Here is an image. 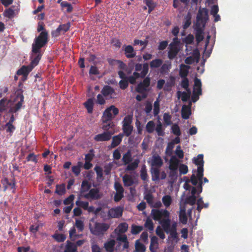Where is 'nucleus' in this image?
<instances>
[{
  "label": "nucleus",
  "mask_w": 252,
  "mask_h": 252,
  "mask_svg": "<svg viewBox=\"0 0 252 252\" xmlns=\"http://www.w3.org/2000/svg\"><path fill=\"white\" fill-rule=\"evenodd\" d=\"M1 183L3 185L4 191L10 189L12 190V192H15L16 182L14 177L11 176L10 178H4L1 180Z\"/></svg>",
  "instance_id": "obj_11"
},
{
  "label": "nucleus",
  "mask_w": 252,
  "mask_h": 252,
  "mask_svg": "<svg viewBox=\"0 0 252 252\" xmlns=\"http://www.w3.org/2000/svg\"><path fill=\"white\" fill-rule=\"evenodd\" d=\"M179 52V49L177 46L174 43H171L170 44V49L168 52V57L170 60H173L177 55Z\"/></svg>",
  "instance_id": "obj_23"
},
{
  "label": "nucleus",
  "mask_w": 252,
  "mask_h": 252,
  "mask_svg": "<svg viewBox=\"0 0 252 252\" xmlns=\"http://www.w3.org/2000/svg\"><path fill=\"white\" fill-rule=\"evenodd\" d=\"M26 159L28 161H33L35 163L38 161L37 156L33 153L29 154L27 157Z\"/></svg>",
  "instance_id": "obj_62"
},
{
  "label": "nucleus",
  "mask_w": 252,
  "mask_h": 252,
  "mask_svg": "<svg viewBox=\"0 0 252 252\" xmlns=\"http://www.w3.org/2000/svg\"><path fill=\"white\" fill-rule=\"evenodd\" d=\"M123 208L118 206L116 208H113L108 211V216L112 218H119L123 215Z\"/></svg>",
  "instance_id": "obj_18"
},
{
  "label": "nucleus",
  "mask_w": 252,
  "mask_h": 252,
  "mask_svg": "<svg viewBox=\"0 0 252 252\" xmlns=\"http://www.w3.org/2000/svg\"><path fill=\"white\" fill-rule=\"evenodd\" d=\"M102 121V128L104 131H110V129H114L115 125L114 123L112 121V120L109 121L108 122H105L104 120H101Z\"/></svg>",
  "instance_id": "obj_32"
},
{
  "label": "nucleus",
  "mask_w": 252,
  "mask_h": 252,
  "mask_svg": "<svg viewBox=\"0 0 252 252\" xmlns=\"http://www.w3.org/2000/svg\"><path fill=\"white\" fill-rule=\"evenodd\" d=\"M144 226L147 228L150 231L154 230V223L152 220L150 219H147L144 224Z\"/></svg>",
  "instance_id": "obj_57"
},
{
  "label": "nucleus",
  "mask_w": 252,
  "mask_h": 252,
  "mask_svg": "<svg viewBox=\"0 0 252 252\" xmlns=\"http://www.w3.org/2000/svg\"><path fill=\"white\" fill-rule=\"evenodd\" d=\"M160 224L164 231L167 234H170L168 239L172 238L176 243H177L179 239L177 232V223L174 222L171 225L170 219H163L160 222Z\"/></svg>",
  "instance_id": "obj_3"
},
{
  "label": "nucleus",
  "mask_w": 252,
  "mask_h": 252,
  "mask_svg": "<svg viewBox=\"0 0 252 252\" xmlns=\"http://www.w3.org/2000/svg\"><path fill=\"white\" fill-rule=\"evenodd\" d=\"M48 41V33L47 31L41 32L39 35L34 38L32 44V52L38 53L41 51V49L43 47Z\"/></svg>",
  "instance_id": "obj_4"
},
{
  "label": "nucleus",
  "mask_w": 252,
  "mask_h": 252,
  "mask_svg": "<svg viewBox=\"0 0 252 252\" xmlns=\"http://www.w3.org/2000/svg\"><path fill=\"white\" fill-rule=\"evenodd\" d=\"M123 180L125 186H131L134 183L133 179L129 174H125L123 177Z\"/></svg>",
  "instance_id": "obj_36"
},
{
  "label": "nucleus",
  "mask_w": 252,
  "mask_h": 252,
  "mask_svg": "<svg viewBox=\"0 0 252 252\" xmlns=\"http://www.w3.org/2000/svg\"><path fill=\"white\" fill-rule=\"evenodd\" d=\"M99 191L97 189H91L89 192L86 194H84V196L85 198L87 199H98L100 198V195L99 194Z\"/></svg>",
  "instance_id": "obj_20"
},
{
  "label": "nucleus",
  "mask_w": 252,
  "mask_h": 252,
  "mask_svg": "<svg viewBox=\"0 0 252 252\" xmlns=\"http://www.w3.org/2000/svg\"><path fill=\"white\" fill-rule=\"evenodd\" d=\"M110 225L105 222H95L93 227H90L92 234L98 237H102L106 234Z\"/></svg>",
  "instance_id": "obj_5"
},
{
  "label": "nucleus",
  "mask_w": 252,
  "mask_h": 252,
  "mask_svg": "<svg viewBox=\"0 0 252 252\" xmlns=\"http://www.w3.org/2000/svg\"><path fill=\"white\" fill-rule=\"evenodd\" d=\"M122 161L124 165H127L132 161V157L130 151H128L124 154L122 158Z\"/></svg>",
  "instance_id": "obj_39"
},
{
  "label": "nucleus",
  "mask_w": 252,
  "mask_h": 252,
  "mask_svg": "<svg viewBox=\"0 0 252 252\" xmlns=\"http://www.w3.org/2000/svg\"><path fill=\"white\" fill-rule=\"evenodd\" d=\"M163 120L166 125L169 126L172 124L171 116L168 113H165L163 114Z\"/></svg>",
  "instance_id": "obj_58"
},
{
  "label": "nucleus",
  "mask_w": 252,
  "mask_h": 252,
  "mask_svg": "<svg viewBox=\"0 0 252 252\" xmlns=\"http://www.w3.org/2000/svg\"><path fill=\"white\" fill-rule=\"evenodd\" d=\"M191 114L190 106L183 105L181 110V116L182 118L187 120L189 118Z\"/></svg>",
  "instance_id": "obj_28"
},
{
  "label": "nucleus",
  "mask_w": 252,
  "mask_h": 252,
  "mask_svg": "<svg viewBox=\"0 0 252 252\" xmlns=\"http://www.w3.org/2000/svg\"><path fill=\"white\" fill-rule=\"evenodd\" d=\"M32 67L30 65L28 66L23 65L17 72V75H22L23 77H27L29 73L32 70Z\"/></svg>",
  "instance_id": "obj_24"
},
{
  "label": "nucleus",
  "mask_w": 252,
  "mask_h": 252,
  "mask_svg": "<svg viewBox=\"0 0 252 252\" xmlns=\"http://www.w3.org/2000/svg\"><path fill=\"white\" fill-rule=\"evenodd\" d=\"M94 152V150L92 149L90 151V153L85 155V161L91 162L94 157V154L93 153Z\"/></svg>",
  "instance_id": "obj_64"
},
{
  "label": "nucleus",
  "mask_w": 252,
  "mask_h": 252,
  "mask_svg": "<svg viewBox=\"0 0 252 252\" xmlns=\"http://www.w3.org/2000/svg\"><path fill=\"white\" fill-rule=\"evenodd\" d=\"M204 28L202 27V25L201 24H199L198 23L195 24V26L194 28L195 35L196 41L197 43H199L202 41L204 39L203 36V30Z\"/></svg>",
  "instance_id": "obj_15"
},
{
  "label": "nucleus",
  "mask_w": 252,
  "mask_h": 252,
  "mask_svg": "<svg viewBox=\"0 0 252 252\" xmlns=\"http://www.w3.org/2000/svg\"><path fill=\"white\" fill-rule=\"evenodd\" d=\"M144 198L146 200L147 202L150 206L153 205L154 197L151 193H148L145 194Z\"/></svg>",
  "instance_id": "obj_56"
},
{
  "label": "nucleus",
  "mask_w": 252,
  "mask_h": 252,
  "mask_svg": "<svg viewBox=\"0 0 252 252\" xmlns=\"http://www.w3.org/2000/svg\"><path fill=\"white\" fill-rule=\"evenodd\" d=\"M144 80L140 82L135 88L136 91L138 93H143L149 90L148 88L150 86L151 79L149 76L143 78Z\"/></svg>",
  "instance_id": "obj_12"
},
{
  "label": "nucleus",
  "mask_w": 252,
  "mask_h": 252,
  "mask_svg": "<svg viewBox=\"0 0 252 252\" xmlns=\"http://www.w3.org/2000/svg\"><path fill=\"white\" fill-rule=\"evenodd\" d=\"M162 202L166 207H168L172 203V199L170 195H166L162 198Z\"/></svg>",
  "instance_id": "obj_49"
},
{
  "label": "nucleus",
  "mask_w": 252,
  "mask_h": 252,
  "mask_svg": "<svg viewBox=\"0 0 252 252\" xmlns=\"http://www.w3.org/2000/svg\"><path fill=\"white\" fill-rule=\"evenodd\" d=\"M128 225L126 222L120 223L117 227L114 230V233L115 234H125L128 229Z\"/></svg>",
  "instance_id": "obj_27"
},
{
  "label": "nucleus",
  "mask_w": 252,
  "mask_h": 252,
  "mask_svg": "<svg viewBox=\"0 0 252 252\" xmlns=\"http://www.w3.org/2000/svg\"><path fill=\"white\" fill-rule=\"evenodd\" d=\"M133 129V126L132 125L122 126L123 134L127 137L131 134Z\"/></svg>",
  "instance_id": "obj_37"
},
{
  "label": "nucleus",
  "mask_w": 252,
  "mask_h": 252,
  "mask_svg": "<svg viewBox=\"0 0 252 252\" xmlns=\"http://www.w3.org/2000/svg\"><path fill=\"white\" fill-rule=\"evenodd\" d=\"M196 175V176H195V174H192L190 179H189L187 177H184L183 178L181 179V182H184L183 188L186 190H191L193 187L191 186L190 183L192 185L195 186L196 187L195 188L197 189V191H198V194H199L202 191V176L204 174Z\"/></svg>",
  "instance_id": "obj_2"
},
{
  "label": "nucleus",
  "mask_w": 252,
  "mask_h": 252,
  "mask_svg": "<svg viewBox=\"0 0 252 252\" xmlns=\"http://www.w3.org/2000/svg\"><path fill=\"white\" fill-rule=\"evenodd\" d=\"M117 235L116 240L118 242V246H120L123 243V249H127L129 248V242L126 234H116Z\"/></svg>",
  "instance_id": "obj_14"
},
{
  "label": "nucleus",
  "mask_w": 252,
  "mask_h": 252,
  "mask_svg": "<svg viewBox=\"0 0 252 252\" xmlns=\"http://www.w3.org/2000/svg\"><path fill=\"white\" fill-rule=\"evenodd\" d=\"M116 240L114 239H109L104 244V248L107 252H114Z\"/></svg>",
  "instance_id": "obj_25"
},
{
  "label": "nucleus",
  "mask_w": 252,
  "mask_h": 252,
  "mask_svg": "<svg viewBox=\"0 0 252 252\" xmlns=\"http://www.w3.org/2000/svg\"><path fill=\"white\" fill-rule=\"evenodd\" d=\"M123 136L124 134L122 133L114 136L112 137L111 144L108 146V148L109 149H113L119 145L122 141Z\"/></svg>",
  "instance_id": "obj_21"
},
{
  "label": "nucleus",
  "mask_w": 252,
  "mask_h": 252,
  "mask_svg": "<svg viewBox=\"0 0 252 252\" xmlns=\"http://www.w3.org/2000/svg\"><path fill=\"white\" fill-rule=\"evenodd\" d=\"M14 11L11 8H9L6 9L4 11V15L5 16L11 18H13L14 16Z\"/></svg>",
  "instance_id": "obj_63"
},
{
  "label": "nucleus",
  "mask_w": 252,
  "mask_h": 252,
  "mask_svg": "<svg viewBox=\"0 0 252 252\" xmlns=\"http://www.w3.org/2000/svg\"><path fill=\"white\" fill-rule=\"evenodd\" d=\"M115 131L112 130L110 131H104L103 133L96 135L94 140L97 142L107 141L110 140L112 136L114 134Z\"/></svg>",
  "instance_id": "obj_13"
},
{
  "label": "nucleus",
  "mask_w": 252,
  "mask_h": 252,
  "mask_svg": "<svg viewBox=\"0 0 252 252\" xmlns=\"http://www.w3.org/2000/svg\"><path fill=\"white\" fill-rule=\"evenodd\" d=\"M158 248V239L156 236H153L151 238L149 249L151 252H156Z\"/></svg>",
  "instance_id": "obj_29"
},
{
  "label": "nucleus",
  "mask_w": 252,
  "mask_h": 252,
  "mask_svg": "<svg viewBox=\"0 0 252 252\" xmlns=\"http://www.w3.org/2000/svg\"><path fill=\"white\" fill-rule=\"evenodd\" d=\"M135 70L136 71L141 72V78H144L147 74L149 70V66L147 63H144L143 64L141 63H136L135 65Z\"/></svg>",
  "instance_id": "obj_17"
},
{
  "label": "nucleus",
  "mask_w": 252,
  "mask_h": 252,
  "mask_svg": "<svg viewBox=\"0 0 252 252\" xmlns=\"http://www.w3.org/2000/svg\"><path fill=\"white\" fill-rule=\"evenodd\" d=\"M91 187V185L87 180H84L81 184L80 190L81 193L82 194H84V192L88 191L90 189Z\"/></svg>",
  "instance_id": "obj_43"
},
{
  "label": "nucleus",
  "mask_w": 252,
  "mask_h": 252,
  "mask_svg": "<svg viewBox=\"0 0 252 252\" xmlns=\"http://www.w3.org/2000/svg\"><path fill=\"white\" fill-rule=\"evenodd\" d=\"M77 248L75 243L67 240L66 242L63 252H77Z\"/></svg>",
  "instance_id": "obj_30"
},
{
  "label": "nucleus",
  "mask_w": 252,
  "mask_h": 252,
  "mask_svg": "<svg viewBox=\"0 0 252 252\" xmlns=\"http://www.w3.org/2000/svg\"><path fill=\"white\" fill-rule=\"evenodd\" d=\"M101 93L103 96H109L111 98H114V96L116 95L115 90L109 85L104 86L101 91Z\"/></svg>",
  "instance_id": "obj_16"
},
{
  "label": "nucleus",
  "mask_w": 252,
  "mask_h": 252,
  "mask_svg": "<svg viewBox=\"0 0 252 252\" xmlns=\"http://www.w3.org/2000/svg\"><path fill=\"white\" fill-rule=\"evenodd\" d=\"M135 252H145L146 251V247L144 245L139 242V240H136L135 243Z\"/></svg>",
  "instance_id": "obj_41"
},
{
  "label": "nucleus",
  "mask_w": 252,
  "mask_h": 252,
  "mask_svg": "<svg viewBox=\"0 0 252 252\" xmlns=\"http://www.w3.org/2000/svg\"><path fill=\"white\" fill-rule=\"evenodd\" d=\"M151 164L152 173H160L159 172V168L163 164V160L159 156H153L151 161Z\"/></svg>",
  "instance_id": "obj_8"
},
{
  "label": "nucleus",
  "mask_w": 252,
  "mask_h": 252,
  "mask_svg": "<svg viewBox=\"0 0 252 252\" xmlns=\"http://www.w3.org/2000/svg\"><path fill=\"white\" fill-rule=\"evenodd\" d=\"M156 234L161 239L165 238V235L162 229L159 226H158L156 230Z\"/></svg>",
  "instance_id": "obj_61"
},
{
  "label": "nucleus",
  "mask_w": 252,
  "mask_h": 252,
  "mask_svg": "<svg viewBox=\"0 0 252 252\" xmlns=\"http://www.w3.org/2000/svg\"><path fill=\"white\" fill-rule=\"evenodd\" d=\"M139 160L138 159H135L134 161L131 163H129L127 164V166L126 167V170L127 171H133L138 166L139 163Z\"/></svg>",
  "instance_id": "obj_40"
},
{
  "label": "nucleus",
  "mask_w": 252,
  "mask_h": 252,
  "mask_svg": "<svg viewBox=\"0 0 252 252\" xmlns=\"http://www.w3.org/2000/svg\"><path fill=\"white\" fill-rule=\"evenodd\" d=\"M171 67V64L163 63L161 65L160 72L162 74H165L168 73L169 69Z\"/></svg>",
  "instance_id": "obj_51"
},
{
  "label": "nucleus",
  "mask_w": 252,
  "mask_h": 252,
  "mask_svg": "<svg viewBox=\"0 0 252 252\" xmlns=\"http://www.w3.org/2000/svg\"><path fill=\"white\" fill-rule=\"evenodd\" d=\"M42 57V54L41 53V51L39 52L38 53H32V55L31 57V62L30 65L33 68L35 66H36L38 63L39 61L40 60Z\"/></svg>",
  "instance_id": "obj_22"
},
{
  "label": "nucleus",
  "mask_w": 252,
  "mask_h": 252,
  "mask_svg": "<svg viewBox=\"0 0 252 252\" xmlns=\"http://www.w3.org/2000/svg\"><path fill=\"white\" fill-rule=\"evenodd\" d=\"M191 191V195L188 197L186 199V203L191 205H193L195 203L196 197L195 194L197 193V189L195 187H192Z\"/></svg>",
  "instance_id": "obj_26"
},
{
  "label": "nucleus",
  "mask_w": 252,
  "mask_h": 252,
  "mask_svg": "<svg viewBox=\"0 0 252 252\" xmlns=\"http://www.w3.org/2000/svg\"><path fill=\"white\" fill-rule=\"evenodd\" d=\"M125 55L127 58H133L136 56V52L131 45L126 46L125 49Z\"/></svg>",
  "instance_id": "obj_33"
},
{
  "label": "nucleus",
  "mask_w": 252,
  "mask_h": 252,
  "mask_svg": "<svg viewBox=\"0 0 252 252\" xmlns=\"http://www.w3.org/2000/svg\"><path fill=\"white\" fill-rule=\"evenodd\" d=\"M179 220L183 224H186L188 221V218L186 213V209L185 208H182L180 211L179 216Z\"/></svg>",
  "instance_id": "obj_38"
},
{
  "label": "nucleus",
  "mask_w": 252,
  "mask_h": 252,
  "mask_svg": "<svg viewBox=\"0 0 252 252\" xmlns=\"http://www.w3.org/2000/svg\"><path fill=\"white\" fill-rule=\"evenodd\" d=\"M132 118L133 117L131 115H127L126 116L122 122V126L132 125Z\"/></svg>",
  "instance_id": "obj_48"
},
{
  "label": "nucleus",
  "mask_w": 252,
  "mask_h": 252,
  "mask_svg": "<svg viewBox=\"0 0 252 252\" xmlns=\"http://www.w3.org/2000/svg\"><path fill=\"white\" fill-rule=\"evenodd\" d=\"M143 229L142 226H138L135 224L131 225V233L133 235H136L139 233Z\"/></svg>",
  "instance_id": "obj_46"
},
{
  "label": "nucleus",
  "mask_w": 252,
  "mask_h": 252,
  "mask_svg": "<svg viewBox=\"0 0 252 252\" xmlns=\"http://www.w3.org/2000/svg\"><path fill=\"white\" fill-rule=\"evenodd\" d=\"M84 105L87 109L88 113H92L94 105V99L93 98L88 99L87 100L84 102Z\"/></svg>",
  "instance_id": "obj_34"
},
{
  "label": "nucleus",
  "mask_w": 252,
  "mask_h": 252,
  "mask_svg": "<svg viewBox=\"0 0 252 252\" xmlns=\"http://www.w3.org/2000/svg\"><path fill=\"white\" fill-rule=\"evenodd\" d=\"M208 11L206 8L199 9L196 16V23L205 27V24L208 20Z\"/></svg>",
  "instance_id": "obj_10"
},
{
  "label": "nucleus",
  "mask_w": 252,
  "mask_h": 252,
  "mask_svg": "<svg viewBox=\"0 0 252 252\" xmlns=\"http://www.w3.org/2000/svg\"><path fill=\"white\" fill-rule=\"evenodd\" d=\"M155 129V124L154 121H150L146 125V129L148 133H152Z\"/></svg>",
  "instance_id": "obj_45"
},
{
  "label": "nucleus",
  "mask_w": 252,
  "mask_h": 252,
  "mask_svg": "<svg viewBox=\"0 0 252 252\" xmlns=\"http://www.w3.org/2000/svg\"><path fill=\"white\" fill-rule=\"evenodd\" d=\"M23 92L22 88H18L15 92L13 99H7V98H3L0 99V113L6 111L9 104L10 107L8 110L9 113H14L18 112L22 108L24 103Z\"/></svg>",
  "instance_id": "obj_1"
},
{
  "label": "nucleus",
  "mask_w": 252,
  "mask_h": 252,
  "mask_svg": "<svg viewBox=\"0 0 252 252\" xmlns=\"http://www.w3.org/2000/svg\"><path fill=\"white\" fill-rule=\"evenodd\" d=\"M156 131L157 132L158 136H163L165 134V133L163 131L162 128V125L160 121L158 120V123L157 125V126L155 128Z\"/></svg>",
  "instance_id": "obj_44"
},
{
  "label": "nucleus",
  "mask_w": 252,
  "mask_h": 252,
  "mask_svg": "<svg viewBox=\"0 0 252 252\" xmlns=\"http://www.w3.org/2000/svg\"><path fill=\"white\" fill-rule=\"evenodd\" d=\"M183 80L181 81V85L182 87L184 89H185L186 91H188L189 90H190L189 88V79L187 78H183Z\"/></svg>",
  "instance_id": "obj_59"
},
{
  "label": "nucleus",
  "mask_w": 252,
  "mask_h": 252,
  "mask_svg": "<svg viewBox=\"0 0 252 252\" xmlns=\"http://www.w3.org/2000/svg\"><path fill=\"white\" fill-rule=\"evenodd\" d=\"M4 127L5 128L6 132H9L10 134L12 133L15 129V127L12 124L6 123ZM11 134H10L11 135Z\"/></svg>",
  "instance_id": "obj_60"
},
{
  "label": "nucleus",
  "mask_w": 252,
  "mask_h": 252,
  "mask_svg": "<svg viewBox=\"0 0 252 252\" xmlns=\"http://www.w3.org/2000/svg\"><path fill=\"white\" fill-rule=\"evenodd\" d=\"M65 186L63 185H57L55 192L59 195H62L65 193Z\"/></svg>",
  "instance_id": "obj_54"
},
{
  "label": "nucleus",
  "mask_w": 252,
  "mask_h": 252,
  "mask_svg": "<svg viewBox=\"0 0 252 252\" xmlns=\"http://www.w3.org/2000/svg\"><path fill=\"white\" fill-rule=\"evenodd\" d=\"M189 66L183 64H182L181 65L179 74L181 78L187 77L189 73Z\"/></svg>",
  "instance_id": "obj_35"
},
{
  "label": "nucleus",
  "mask_w": 252,
  "mask_h": 252,
  "mask_svg": "<svg viewBox=\"0 0 252 252\" xmlns=\"http://www.w3.org/2000/svg\"><path fill=\"white\" fill-rule=\"evenodd\" d=\"M151 215L153 219L155 220L159 221V223L163 219H170V213L165 209H152Z\"/></svg>",
  "instance_id": "obj_6"
},
{
  "label": "nucleus",
  "mask_w": 252,
  "mask_h": 252,
  "mask_svg": "<svg viewBox=\"0 0 252 252\" xmlns=\"http://www.w3.org/2000/svg\"><path fill=\"white\" fill-rule=\"evenodd\" d=\"M119 112V109L114 105H111L105 110L103 113L101 120L105 122L112 120Z\"/></svg>",
  "instance_id": "obj_7"
},
{
  "label": "nucleus",
  "mask_w": 252,
  "mask_h": 252,
  "mask_svg": "<svg viewBox=\"0 0 252 252\" xmlns=\"http://www.w3.org/2000/svg\"><path fill=\"white\" fill-rule=\"evenodd\" d=\"M180 164V160L176 157H172L170 158L169 168L172 173H176Z\"/></svg>",
  "instance_id": "obj_19"
},
{
  "label": "nucleus",
  "mask_w": 252,
  "mask_h": 252,
  "mask_svg": "<svg viewBox=\"0 0 252 252\" xmlns=\"http://www.w3.org/2000/svg\"><path fill=\"white\" fill-rule=\"evenodd\" d=\"M171 132L178 136L181 135V131L180 127L177 124H174L172 125L171 127Z\"/></svg>",
  "instance_id": "obj_47"
},
{
  "label": "nucleus",
  "mask_w": 252,
  "mask_h": 252,
  "mask_svg": "<svg viewBox=\"0 0 252 252\" xmlns=\"http://www.w3.org/2000/svg\"><path fill=\"white\" fill-rule=\"evenodd\" d=\"M163 63V61L161 59H156L152 61L150 63V66L151 68H158Z\"/></svg>",
  "instance_id": "obj_42"
},
{
  "label": "nucleus",
  "mask_w": 252,
  "mask_h": 252,
  "mask_svg": "<svg viewBox=\"0 0 252 252\" xmlns=\"http://www.w3.org/2000/svg\"><path fill=\"white\" fill-rule=\"evenodd\" d=\"M52 237L58 242H63L66 239V236L63 234H55Z\"/></svg>",
  "instance_id": "obj_53"
},
{
  "label": "nucleus",
  "mask_w": 252,
  "mask_h": 252,
  "mask_svg": "<svg viewBox=\"0 0 252 252\" xmlns=\"http://www.w3.org/2000/svg\"><path fill=\"white\" fill-rule=\"evenodd\" d=\"M193 163L197 168L193 169L192 173H203V155L199 154L196 157H194L193 159Z\"/></svg>",
  "instance_id": "obj_9"
},
{
  "label": "nucleus",
  "mask_w": 252,
  "mask_h": 252,
  "mask_svg": "<svg viewBox=\"0 0 252 252\" xmlns=\"http://www.w3.org/2000/svg\"><path fill=\"white\" fill-rule=\"evenodd\" d=\"M70 27V23L69 22L64 24L60 25L58 28V30H60L61 32H63V33L67 32Z\"/></svg>",
  "instance_id": "obj_52"
},
{
  "label": "nucleus",
  "mask_w": 252,
  "mask_h": 252,
  "mask_svg": "<svg viewBox=\"0 0 252 252\" xmlns=\"http://www.w3.org/2000/svg\"><path fill=\"white\" fill-rule=\"evenodd\" d=\"M160 109H159V97L157 98V100L154 102V116H157L159 113Z\"/></svg>",
  "instance_id": "obj_50"
},
{
  "label": "nucleus",
  "mask_w": 252,
  "mask_h": 252,
  "mask_svg": "<svg viewBox=\"0 0 252 252\" xmlns=\"http://www.w3.org/2000/svg\"><path fill=\"white\" fill-rule=\"evenodd\" d=\"M61 6L63 8L66 7V12H71L72 11L73 7L71 5V4L67 1H62L61 2Z\"/></svg>",
  "instance_id": "obj_55"
},
{
  "label": "nucleus",
  "mask_w": 252,
  "mask_h": 252,
  "mask_svg": "<svg viewBox=\"0 0 252 252\" xmlns=\"http://www.w3.org/2000/svg\"><path fill=\"white\" fill-rule=\"evenodd\" d=\"M187 92H182L181 91H178L177 93L178 98H179L181 97L182 100L184 102L187 101L190 98L191 94L190 90L187 91Z\"/></svg>",
  "instance_id": "obj_31"
}]
</instances>
